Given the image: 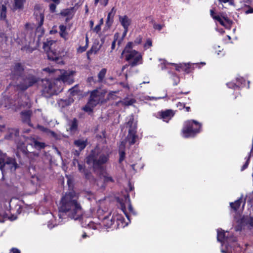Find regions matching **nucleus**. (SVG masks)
<instances>
[{
	"instance_id": "nucleus-1",
	"label": "nucleus",
	"mask_w": 253,
	"mask_h": 253,
	"mask_svg": "<svg viewBox=\"0 0 253 253\" xmlns=\"http://www.w3.org/2000/svg\"><path fill=\"white\" fill-rule=\"evenodd\" d=\"M90 214L84 212L79 201V195L74 191L66 193L61 199L58 216L61 221L68 216L74 220H81L89 217Z\"/></svg>"
},
{
	"instance_id": "nucleus-2",
	"label": "nucleus",
	"mask_w": 253,
	"mask_h": 253,
	"mask_svg": "<svg viewBox=\"0 0 253 253\" xmlns=\"http://www.w3.org/2000/svg\"><path fill=\"white\" fill-rule=\"evenodd\" d=\"M43 70L49 73L54 72L55 75L58 76V77L53 82L46 79L42 81L43 86V91L49 95L53 94L56 92L55 82L57 84L58 83L60 84L61 82H62L69 84H71L74 82V77L76 73L75 71L71 70H56L53 71L49 68H44Z\"/></svg>"
},
{
	"instance_id": "nucleus-3",
	"label": "nucleus",
	"mask_w": 253,
	"mask_h": 253,
	"mask_svg": "<svg viewBox=\"0 0 253 253\" xmlns=\"http://www.w3.org/2000/svg\"><path fill=\"white\" fill-rule=\"evenodd\" d=\"M109 154L100 151L98 148H95L86 158V163L94 169H100L102 165L107 162Z\"/></svg>"
},
{
	"instance_id": "nucleus-4",
	"label": "nucleus",
	"mask_w": 253,
	"mask_h": 253,
	"mask_svg": "<svg viewBox=\"0 0 253 253\" xmlns=\"http://www.w3.org/2000/svg\"><path fill=\"white\" fill-rule=\"evenodd\" d=\"M58 46L55 41L51 39H47L43 43V48L49 60L55 61L58 64H63L62 57L64 56L63 51H57Z\"/></svg>"
},
{
	"instance_id": "nucleus-5",
	"label": "nucleus",
	"mask_w": 253,
	"mask_h": 253,
	"mask_svg": "<svg viewBox=\"0 0 253 253\" xmlns=\"http://www.w3.org/2000/svg\"><path fill=\"white\" fill-rule=\"evenodd\" d=\"M127 125L129 126V129L128 130V134L126 138V142H122L120 146V159L119 161L121 163L124 159L125 158V152L124 148L125 144L126 142H128L129 145L134 144L136 141L137 135H136V123L134 122V118L133 116H130L129 117V120L127 123Z\"/></svg>"
},
{
	"instance_id": "nucleus-6",
	"label": "nucleus",
	"mask_w": 253,
	"mask_h": 253,
	"mask_svg": "<svg viewBox=\"0 0 253 253\" xmlns=\"http://www.w3.org/2000/svg\"><path fill=\"white\" fill-rule=\"evenodd\" d=\"M133 45V43L128 42L123 50L122 55H124L127 61L132 60L130 64L131 66H135L142 63V56L139 52L135 50H132Z\"/></svg>"
},
{
	"instance_id": "nucleus-7",
	"label": "nucleus",
	"mask_w": 253,
	"mask_h": 253,
	"mask_svg": "<svg viewBox=\"0 0 253 253\" xmlns=\"http://www.w3.org/2000/svg\"><path fill=\"white\" fill-rule=\"evenodd\" d=\"M105 94L106 92L101 89L93 91L91 93L88 103L83 108L84 111L90 113L97 104L102 103L105 101Z\"/></svg>"
},
{
	"instance_id": "nucleus-8",
	"label": "nucleus",
	"mask_w": 253,
	"mask_h": 253,
	"mask_svg": "<svg viewBox=\"0 0 253 253\" xmlns=\"http://www.w3.org/2000/svg\"><path fill=\"white\" fill-rule=\"evenodd\" d=\"M201 125L196 121L189 120L185 122L182 130V136L188 138L194 136L200 131Z\"/></svg>"
},
{
	"instance_id": "nucleus-9",
	"label": "nucleus",
	"mask_w": 253,
	"mask_h": 253,
	"mask_svg": "<svg viewBox=\"0 0 253 253\" xmlns=\"http://www.w3.org/2000/svg\"><path fill=\"white\" fill-rule=\"evenodd\" d=\"M18 167L14 159L7 157L5 155L0 157V170L3 175L7 172H13Z\"/></svg>"
},
{
	"instance_id": "nucleus-10",
	"label": "nucleus",
	"mask_w": 253,
	"mask_h": 253,
	"mask_svg": "<svg viewBox=\"0 0 253 253\" xmlns=\"http://www.w3.org/2000/svg\"><path fill=\"white\" fill-rule=\"evenodd\" d=\"M34 14L39 26L37 30V34L40 32L41 34H43L44 31L42 28L41 26L44 20L43 10L40 5H36L35 6Z\"/></svg>"
},
{
	"instance_id": "nucleus-11",
	"label": "nucleus",
	"mask_w": 253,
	"mask_h": 253,
	"mask_svg": "<svg viewBox=\"0 0 253 253\" xmlns=\"http://www.w3.org/2000/svg\"><path fill=\"white\" fill-rule=\"evenodd\" d=\"M210 14L212 18L216 21L218 22L222 26L229 28L231 25V21L226 16L220 15H216L213 9L210 10Z\"/></svg>"
},
{
	"instance_id": "nucleus-12",
	"label": "nucleus",
	"mask_w": 253,
	"mask_h": 253,
	"mask_svg": "<svg viewBox=\"0 0 253 253\" xmlns=\"http://www.w3.org/2000/svg\"><path fill=\"white\" fill-rule=\"evenodd\" d=\"M217 241L222 243V246H225L227 248V251L221 249V251L223 253H227L229 252V248L227 246L229 242L230 241V239L228 236L226 235V233L221 229H218L217 230Z\"/></svg>"
},
{
	"instance_id": "nucleus-13",
	"label": "nucleus",
	"mask_w": 253,
	"mask_h": 253,
	"mask_svg": "<svg viewBox=\"0 0 253 253\" xmlns=\"http://www.w3.org/2000/svg\"><path fill=\"white\" fill-rule=\"evenodd\" d=\"M125 201L124 202L120 201V206L122 211L125 214L126 217L127 218V220L129 222V216L127 212L126 207H127L128 210L130 212H133L132 207L130 203V200L128 196H125L124 197Z\"/></svg>"
},
{
	"instance_id": "nucleus-14",
	"label": "nucleus",
	"mask_w": 253,
	"mask_h": 253,
	"mask_svg": "<svg viewBox=\"0 0 253 253\" xmlns=\"http://www.w3.org/2000/svg\"><path fill=\"white\" fill-rule=\"evenodd\" d=\"M23 82L18 84L19 88L21 90H25L29 86L35 84L37 80L33 76H29L28 77L22 81Z\"/></svg>"
},
{
	"instance_id": "nucleus-15",
	"label": "nucleus",
	"mask_w": 253,
	"mask_h": 253,
	"mask_svg": "<svg viewBox=\"0 0 253 253\" xmlns=\"http://www.w3.org/2000/svg\"><path fill=\"white\" fill-rule=\"evenodd\" d=\"M119 21L125 29L124 34L125 36L128 31V28L131 23V20L126 16H120Z\"/></svg>"
},
{
	"instance_id": "nucleus-16",
	"label": "nucleus",
	"mask_w": 253,
	"mask_h": 253,
	"mask_svg": "<svg viewBox=\"0 0 253 253\" xmlns=\"http://www.w3.org/2000/svg\"><path fill=\"white\" fill-rule=\"evenodd\" d=\"M112 217H113V219H114V221L116 220L118 225L121 227H124L128 224V222L125 221L123 216L118 213H114Z\"/></svg>"
},
{
	"instance_id": "nucleus-17",
	"label": "nucleus",
	"mask_w": 253,
	"mask_h": 253,
	"mask_svg": "<svg viewBox=\"0 0 253 253\" xmlns=\"http://www.w3.org/2000/svg\"><path fill=\"white\" fill-rule=\"evenodd\" d=\"M174 113L172 110H168L161 112V118L164 122H168L173 117Z\"/></svg>"
},
{
	"instance_id": "nucleus-18",
	"label": "nucleus",
	"mask_w": 253,
	"mask_h": 253,
	"mask_svg": "<svg viewBox=\"0 0 253 253\" xmlns=\"http://www.w3.org/2000/svg\"><path fill=\"white\" fill-rule=\"evenodd\" d=\"M27 142L29 144L33 146L37 149H41L45 147V144L43 143L39 142L35 138H31L27 140Z\"/></svg>"
},
{
	"instance_id": "nucleus-19",
	"label": "nucleus",
	"mask_w": 253,
	"mask_h": 253,
	"mask_svg": "<svg viewBox=\"0 0 253 253\" xmlns=\"http://www.w3.org/2000/svg\"><path fill=\"white\" fill-rule=\"evenodd\" d=\"M114 223V219L111 215L105 216L102 220L101 224L106 227V228L111 227Z\"/></svg>"
},
{
	"instance_id": "nucleus-20",
	"label": "nucleus",
	"mask_w": 253,
	"mask_h": 253,
	"mask_svg": "<svg viewBox=\"0 0 253 253\" xmlns=\"http://www.w3.org/2000/svg\"><path fill=\"white\" fill-rule=\"evenodd\" d=\"M23 70V68L22 65L19 63H16L11 69L12 76H19L22 73Z\"/></svg>"
},
{
	"instance_id": "nucleus-21",
	"label": "nucleus",
	"mask_w": 253,
	"mask_h": 253,
	"mask_svg": "<svg viewBox=\"0 0 253 253\" xmlns=\"http://www.w3.org/2000/svg\"><path fill=\"white\" fill-rule=\"evenodd\" d=\"M86 143V139H78L74 141V144L80 151H82L85 147Z\"/></svg>"
},
{
	"instance_id": "nucleus-22",
	"label": "nucleus",
	"mask_w": 253,
	"mask_h": 253,
	"mask_svg": "<svg viewBox=\"0 0 253 253\" xmlns=\"http://www.w3.org/2000/svg\"><path fill=\"white\" fill-rule=\"evenodd\" d=\"M20 152L23 153L24 155H26L28 154V151L26 147L25 146V144L23 143H19L17 145V156L19 155Z\"/></svg>"
},
{
	"instance_id": "nucleus-23",
	"label": "nucleus",
	"mask_w": 253,
	"mask_h": 253,
	"mask_svg": "<svg viewBox=\"0 0 253 253\" xmlns=\"http://www.w3.org/2000/svg\"><path fill=\"white\" fill-rule=\"evenodd\" d=\"M61 14L67 17L66 19V20L67 21L72 17L73 15V8L64 9L61 12Z\"/></svg>"
},
{
	"instance_id": "nucleus-24",
	"label": "nucleus",
	"mask_w": 253,
	"mask_h": 253,
	"mask_svg": "<svg viewBox=\"0 0 253 253\" xmlns=\"http://www.w3.org/2000/svg\"><path fill=\"white\" fill-rule=\"evenodd\" d=\"M116 13V10L113 7L112 8L111 11L109 12L108 16H107V24L108 25H110L112 24L113 21V18Z\"/></svg>"
},
{
	"instance_id": "nucleus-25",
	"label": "nucleus",
	"mask_w": 253,
	"mask_h": 253,
	"mask_svg": "<svg viewBox=\"0 0 253 253\" xmlns=\"http://www.w3.org/2000/svg\"><path fill=\"white\" fill-rule=\"evenodd\" d=\"M135 102V99L130 98H126L123 101H121L117 103L118 105L121 103L123 105L129 106L132 105Z\"/></svg>"
},
{
	"instance_id": "nucleus-26",
	"label": "nucleus",
	"mask_w": 253,
	"mask_h": 253,
	"mask_svg": "<svg viewBox=\"0 0 253 253\" xmlns=\"http://www.w3.org/2000/svg\"><path fill=\"white\" fill-rule=\"evenodd\" d=\"M73 164L74 166H75L76 164L78 165V169H79V170L81 172H82L83 173H84V174L85 175V177L87 178H89V177L88 176V174L86 173V171H85V170L84 169V168L83 167V166L80 164L78 161L76 159H74L73 162Z\"/></svg>"
},
{
	"instance_id": "nucleus-27",
	"label": "nucleus",
	"mask_w": 253,
	"mask_h": 253,
	"mask_svg": "<svg viewBox=\"0 0 253 253\" xmlns=\"http://www.w3.org/2000/svg\"><path fill=\"white\" fill-rule=\"evenodd\" d=\"M16 219V216L12 215L11 216H9L7 213H4L3 215L0 214V222H3L5 220L7 219H9L10 220H14Z\"/></svg>"
},
{
	"instance_id": "nucleus-28",
	"label": "nucleus",
	"mask_w": 253,
	"mask_h": 253,
	"mask_svg": "<svg viewBox=\"0 0 253 253\" xmlns=\"http://www.w3.org/2000/svg\"><path fill=\"white\" fill-rule=\"evenodd\" d=\"M77 128V123L75 119H74L69 124V127L67 128V131L70 130L71 132L75 131Z\"/></svg>"
},
{
	"instance_id": "nucleus-29",
	"label": "nucleus",
	"mask_w": 253,
	"mask_h": 253,
	"mask_svg": "<svg viewBox=\"0 0 253 253\" xmlns=\"http://www.w3.org/2000/svg\"><path fill=\"white\" fill-rule=\"evenodd\" d=\"M244 81V80L242 78H237V84H236L233 83H229L227 84V85L229 87H233L235 88L236 87H238L240 84H242Z\"/></svg>"
},
{
	"instance_id": "nucleus-30",
	"label": "nucleus",
	"mask_w": 253,
	"mask_h": 253,
	"mask_svg": "<svg viewBox=\"0 0 253 253\" xmlns=\"http://www.w3.org/2000/svg\"><path fill=\"white\" fill-rule=\"evenodd\" d=\"M100 47L101 45H98V44H94L91 48L87 52V55L89 56L92 53H96L99 50Z\"/></svg>"
},
{
	"instance_id": "nucleus-31",
	"label": "nucleus",
	"mask_w": 253,
	"mask_h": 253,
	"mask_svg": "<svg viewBox=\"0 0 253 253\" xmlns=\"http://www.w3.org/2000/svg\"><path fill=\"white\" fill-rule=\"evenodd\" d=\"M60 35L61 37L65 39H67V33L66 32V27L64 25H60L59 26Z\"/></svg>"
},
{
	"instance_id": "nucleus-32",
	"label": "nucleus",
	"mask_w": 253,
	"mask_h": 253,
	"mask_svg": "<svg viewBox=\"0 0 253 253\" xmlns=\"http://www.w3.org/2000/svg\"><path fill=\"white\" fill-rule=\"evenodd\" d=\"M242 198L241 197L239 199L236 201L234 203H231L230 206L232 209L236 211L241 205Z\"/></svg>"
},
{
	"instance_id": "nucleus-33",
	"label": "nucleus",
	"mask_w": 253,
	"mask_h": 253,
	"mask_svg": "<svg viewBox=\"0 0 253 253\" xmlns=\"http://www.w3.org/2000/svg\"><path fill=\"white\" fill-rule=\"evenodd\" d=\"M25 1V0H14L15 8H21L22 7Z\"/></svg>"
},
{
	"instance_id": "nucleus-34",
	"label": "nucleus",
	"mask_w": 253,
	"mask_h": 253,
	"mask_svg": "<svg viewBox=\"0 0 253 253\" xmlns=\"http://www.w3.org/2000/svg\"><path fill=\"white\" fill-rule=\"evenodd\" d=\"M174 66H175V69L176 70L178 71H180V69H185L187 65H188L189 66L190 65V63H187V64H186V63H181V64H174Z\"/></svg>"
},
{
	"instance_id": "nucleus-35",
	"label": "nucleus",
	"mask_w": 253,
	"mask_h": 253,
	"mask_svg": "<svg viewBox=\"0 0 253 253\" xmlns=\"http://www.w3.org/2000/svg\"><path fill=\"white\" fill-rule=\"evenodd\" d=\"M10 135L7 137L8 138H13L14 137L17 136L19 132L16 129H11L10 130Z\"/></svg>"
},
{
	"instance_id": "nucleus-36",
	"label": "nucleus",
	"mask_w": 253,
	"mask_h": 253,
	"mask_svg": "<svg viewBox=\"0 0 253 253\" xmlns=\"http://www.w3.org/2000/svg\"><path fill=\"white\" fill-rule=\"evenodd\" d=\"M152 46V40L150 39H147L146 42L144 44L143 47L145 50L149 49Z\"/></svg>"
},
{
	"instance_id": "nucleus-37",
	"label": "nucleus",
	"mask_w": 253,
	"mask_h": 253,
	"mask_svg": "<svg viewBox=\"0 0 253 253\" xmlns=\"http://www.w3.org/2000/svg\"><path fill=\"white\" fill-rule=\"evenodd\" d=\"M106 73V70L105 69H102L100 72L99 73L98 75V79L100 81H101L104 77H105V75Z\"/></svg>"
},
{
	"instance_id": "nucleus-38",
	"label": "nucleus",
	"mask_w": 253,
	"mask_h": 253,
	"mask_svg": "<svg viewBox=\"0 0 253 253\" xmlns=\"http://www.w3.org/2000/svg\"><path fill=\"white\" fill-rule=\"evenodd\" d=\"M6 6L2 5L1 8L0 17L2 19H5L6 17Z\"/></svg>"
},
{
	"instance_id": "nucleus-39",
	"label": "nucleus",
	"mask_w": 253,
	"mask_h": 253,
	"mask_svg": "<svg viewBox=\"0 0 253 253\" xmlns=\"http://www.w3.org/2000/svg\"><path fill=\"white\" fill-rule=\"evenodd\" d=\"M49 215L52 216L53 217V219H51V221H50L48 222L47 226L49 229H52L57 224H56V223H54V217L53 216V215L51 214H50Z\"/></svg>"
},
{
	"instance_id": "nucleus-40",
	"label": "nucleus",
	"mask_w": 253,
	"mask_h": 253,
	"mask_svg": "<svg viewBox=\"0 0 253 253\" xmlns=\"http://www.w3.org/2000/svg\"><path fill=\"white\" fill-rule=\"evenodd\" d=\"M103 179L106 182L113 181L112 177L108 174H105L104 175H103Z\"/></svg>"
},
{
	"instance_id": "nucleus-41",
	"label": "nucleus",
	"mask_w": 253,
	"mask_h": 253,
	"mask_svg": "<svg viewBox=\"0 0 253 253\" xmlns=\"http://www.w3.org/2000/svg\"><path fill=\"white\" fill-rule=\"evenodd\" d=\"M39 128L41 131H42L44 132H49L50 134H51V135H52L53 136H55V133L54 132L49 131L47 128H44V127H43L42 126H39Z\"/></svg>"
},
{
	"instance_id": "nucleus-42",
	"label": "nucleus",
	"mask_w": 253,
	"mask_h": 253,
	"mask_svg": "<svg viewBox=\"0 0 253 253\" xmlns=\"http://www.w3.org/2000/svg\"><path fill=\"white\" fill-rule=\"evenodd\" d=\"M118 37H119V34L118 33L115 34L114 35V40L113 42L112 43V45H111V48L112 50H113L115 47L116 42L117 39L118 38Z\"/></svg>"
},
{
	"instance_id": "nucleus-43",
	"label": "nucleus",
	"mask_w": 253,
	"mask_h": 253,
	"mask_svg": "<svg viewBox=\"0 0 253 253\" xmlns=\"http://www.w3.org/2000/svg\"><path fill=\"white\" fill-rule=\"evenodd\" d=\"M88 226L90 228H92L94 229H97L98 228V224L94 223L93 222H89L88 224Z\"/></svg>"
},
{
	"instance_id": "nucleus-44",
	"label": "nucleus",
	"mask_w": 253,
	"mask_h": 253,
	"mask_svg": "<svg viewBox=\"0 0 253 253\" xmlns=\"http://www.w3.org/2000/svg\"><path fill=\"white\" fill-rule=\"evenodd\" d=\"M88 45L86 44L85 46H80L78 48V52L80 53L83 52L85 51L87 48Z\"/></svg>"
},
{
	"instance_id": "nucleus-45",
	"label": "nucleus",
	"mask_w": 253,
	"mask_h": 253,
	"mask_svg": "<svg viewBox=\"0 0 253 253\" xmlns=\"http://www.w3.org/2000/svg\"><path fill=\"white\" fill-rule=\"evenodd\" d=\"M108 0H95V3L100 2L101 4L106 6L108 3Z\"/></svg>"
},
{
	"instance_id": "nucleus-46",
	"label": "nucleus",
	"mask_w": 253,
	"mask_h": 253,
	"mask_svg": "<svg viewBox=\"0 0 253 253\" xmlns=\"http://www.w3.org/2000/svg\"><path fill=\"white\" fill-rule=\"evenodd\" d=\"M23 118H25V121L28 120L30 117V113L29 112H23L22 113Z\"/></svg>"
},
{
	"instance_id": "nucleus-47",
	"label": "nucleus",
	"mask_w": 253,
	"mask_h": 253,
	"mask_svg": "<svg viewBox=\"0 0 253 253\" xmlns=\"http://www.w3.org/2000/svg\"><path fill=\"white\" fill-rule=\"evenodd\" d=\"M100 30H101L100 24H98L93 29H92V30L96 33H98L100 31Z\"/></svg>"
},
{
	"instance_id": "nucleus-48",
	"label": "nucleus",
	"mask_w": 253,
	"mask_h": 253,
	"mask_svg": "<svg viewBox=\"0 0 253 253\" xmlns=\"http://www.w3.org/2000/svg\"><path fill=\"white\" fill-rule=\"evenodd\" d=\"M56 5L55 4H51L49 6L50 10L52 12H54L55 11Z\"/></svg>"
},
{
	"instance_id": "nucleus-49",
	"label": "nucleus",
	"mask_w": 253,
	"mask_h": 253,
	"mask_svg": "<svg viewBox=\"0 0 253 253\" xmlns=\"http://www.w3.org/2000/svg\"><path fill=\"white\" fill-rule=\"evenodd\" d=\"M142 42V38L140 36L137 37L134 41V43L140 44Z\"/></svg>"
},
{
	"instance_id": "nucleus-50",
	"label": "nucleus",
	"mask_w": 253,
	"mask_h": 253,
	"mask_svg": "<svg viewBox=\"0 0 253 253\" xmlns=\"http://www.w3.org/2000/svg\"><path fill=\"white\" fill-rule=\"evenodd\" d=\"M154 28L155 29L161 30L162 29V25L159 24H155L154 25Z\"/></svg>"
},
{
	"instance_id": "nucleus-51",
	"label": "nucleus",
	"mask_w": 253,
	"mask_h": 253,
	"mask_svg": "<svg viewBox=\"0 0 253 253\" xmlns=\"http://www.w3.org/2000/svg\"><path fill=\"white\" fill-rule=\"evenodd\" d=\"M247 223L253 227V216L251 217L247 221Z\"/></svg>"
},
{
	"instance_id": "nucleus-52",
	"label": "nucleus",
	"mask_w": 253,
	"mask_h": 253,
	"mask_svg": "<svg viewBox=\"0 0 253 253\" xmlns=\"http://www.w3.org/2000/svg\"><path fill=\"white\" fill-rule=\"evenodd\" d=\"M249 160H250V157L248 158V160H247L246 164L243 166V167L241 169L242 170H244L245 169H246L247 168L248 164H249Z\"/></svg>"
},
{
	"instance_id": "nucleus-53",
	"label": "nucleus",
	"mask_w": 253,
	"mask_h": 253,
	"mask_svg": "<svg viewBox=\"0 0 253 253\" xmlns=\"http://www.w3.org/2000/svg\"><path fill=\"white\" fill-rule=\"evenodd\" d=\"M173 80L174 81V82L173 83V84L174 85H177V84L179 83V78L177 77H176V76H174V78H173Z\"/></svg>"
},
{
	"instance_id": "nucleus-54",
	"label": "nucleus",
	"mask_w": 253,
	"mask_h": 253,
	"mask_svg": "<svg viewBox=\"0 0 253 253\" xmlns=\"http://www.w3.org/2000/svg\"><path fill=\"white\" fill-rule=\"evenodd\" d=\"M177 106L179 108V109H182V108H184V104L179 102L177 104Z\"/></svg>"
},
{
	"instance_id": "nucleus-55",
	"label": "nucleus",
	"mask_w": 253,
	"mask_h": 253,
	"mask_svg": "<svg viewBox=\"0 0 253 253\" xmlns=\"http://www.w3.org/2000/svg\"><path fill=\"white\" fill-rule=\"evenodd\" d=\"M115 92H111L109 94H108V98L107 99H114V94L115 93Z\"/></svg>"
},
{
	"instance_id": "nucleus-56",
	"label": "nucleus",
	"mask_w": 253,
	"mask_h": 253,
	"mask_svg": "<svg viewBox=\"0 0 253 253\" xmlns=\"http://www.w3.org/2000/svg\"><path fill=\"white\" fill-rule=\"evenodd\" d=\"M11 252H12V253H20V252L19 250L15 248L12 249Z\"/></svg>"
},
{
	"instance_id": "nucleus-57",
	"label": "nucleus",
	"mask_w": 253,
	"mask_h": 253,
	"mask_svg": "<svg viewBox=\"0 0 253 253\" xmlns=\"http://www.w3.org/2000/svg\"><path fill=\"white\" fill-rule=\"evenodd\" d=\"M89 23H90V28H91V29H93V24H94V23H93V22L92 21H90V22H89Z\"/></svg>"
},
{
	"instance_id": "nucleus-58",
	"label": "nucleus",
	"mask_w": 253,
	"mask_h": 253,
	"mask_svg": "<svg viewBox=\"0 0 253 253\" xmlns=\"http://www.w3.org/2000/svg\"><path fill=\"white\" fill-rule=\"evenodd\" d=\"M69 91H70L71 93L73 94V95L75 94V93L74 92V88H72L70 89Z\"/></svg>"
},
{
	"instance_id": "nucleus-59",
	"label": "nucleus",
	"mask_w": 253,
	"mask_h": 253,
	"mask_svg": "<svg viewBox=\"0 0 253 253\" xmlns=\"http://www.w3.org/2000/svg\"><path fill=\"white\" fill-rule=\"evenodd\" d=\"M88 41H89L88 38L87 37V35H86V37H85V42H86V44H87V45H88Z\"/></svg>"
},
{
	"instance_id": "nucleus-60",
	"label": "nucleus",
	"mask_w": 253,
	"mask_h": 253,
	"mask_svg": "<svg viewBox=\"0 0 253 253\" xmlns=\"http://www.w3.org/2000/svg\"><path fill=\"white\" fill-rule=\"evenodd\" d=\"M220 1L226 3L230 1V0H219Z\"/></svg>"
},
{
	"instance_id": "nucleus-61",
	"label": "nucleus",
	"mask_w": 253,
	"mask_h": 253,
	"mask_svg": "<svg viewBox=\"0 0 253 253\" xmlns=\"http://www.w3.org/2000/svg\"><path fill=\"white\" fill-rule=\"evenodd\" d=\"M185 109L187 112H189L190 111V108L189 107H186L185 108Z\"/></svg>"
},
{
	"instance_id": "nucleus-62",
	"label": "nucleus",
	"mask_w": 253,
	"mask_h": 253,
	"mask_svg": "<svg viewBox=\"0 0 253 253\" xmlns=\"http://www.w3.org/2000/svg\"><path fill=\"white\" fill-rule=\"evenodd\" d=\"M191 66V64H190V65L188 66V65H187L185 69H184L185 71H187V72H188V71H187V68H189V67Z\"/></svg>"
},
{
	"instance_id": "nucleus-63",
	"label": "nucleus",
	"mask_w": 253,
	"mask_h": 253,
	"mask_svg": "<svg viewBox=\"0 0 253 253\" xmlns=\"http://www.w3.org/2000/svg\"><path fill=\"white\" fill-rule=\"evenodd\" d=\"M86 236H87V235H86V234L85 233L83 234V235H82V237L83 238H85Z\"/></svg>"
},
{
	"instance_id": "nucleus-64",
	"label": "nucleus",
	"mask_w": 253,
	"mask_h": 253,
	"mask_svg": "<svg viewBox=\"0 0 253 253\" xmlns=\"http://www.w3.org/2000/svg\"><path fill=\"white\" fill-rule=\"evenodd\" d=\"M249 13H253V9H251V10H249V11H248Z\"/></svg>"
}]
</instances>
